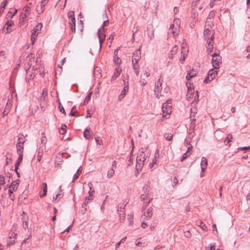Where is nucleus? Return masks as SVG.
<instances>
[{
	"label": "nucleus",
	"mask_w": 250,
	"mask_h": 250,
	"mask_svg": "<svg viewBox=\"0 0 250 250\" xmlns=\"http://www.w3.org/2000/svg\"><path fill=\"white\" fill-rule=\"evenodd\" d=\"M212 57L211 63L213 68L215 69H217L220 67V64L222 62V57L217 53H214L212 54H210Z\"/></svg>",
	"instance_id": "f257e3e1"
},
{
	"label": "nucleus",
	"mask_w": 250,
	"mask_h": 250,
	"mask_svg": "<svg viewBox=\"0 0 250 250\" xmlns=\"http://www.w3.org/2000/svg\"><path fill=\"white\" fill-rule=\"evenodd\" d=\"M218 74V71L213 68L210 69L208 73L207 76L205 79L204 82L205 83H208L212 81Z\"/></svg>",
	"instance_id": "f03ea898"
},
{
	"label": "nucleus",
	"mask_w": 250,
	"mask_h": 250,
	"mask_svg": "<svg viewBox=\"0 0 250 250\" xmlns=\"http://www.w3.org/2000/svg\"><path fill=\"white\" fill-rule=\"evenodd\" d=\"M162 81L161 80V79H159L157 83H155L154 89V95L158 99H159L160 97L162 96V95L161 94L162 91Z\"/></svg>",
	"instance_id": "7ed1b4c3"
},
{
	"label": "nucleus",
	"mask_w": 250,
	"mask_h": 250,
	"mask_svg": "<svg viewBox=\"0 0 250 250\" xmlns=\"http://www.w3.org/2000/svg\"><path fill=\"white\" fill-rule=\"evenodd\" d=\"M16 229V227H13L11 229V232L9 234V239L7 241V245L10 246L13 245L15 242V239L16 238L17 234L14 232Z\"/></svg>",
	"instance_id": "20e7f679"
},
{
	"label": "nucleus",
	"mask_w": 250,
	"mask_h": 250,
	"mask_svg": "<svg viewBox=\"0 0 250 250\" xmlns=\"http://www.w3.org/2000/svg\"><path fill=\"white\" fill-rule=\"evenodd\" d=\"M87 185L90 189L89 191V197H87L85 199V201L82 204V208H84V207L87 205V204H88V202L91 200V198L90 197L91 196H93L92 193L94 192V190H92V183L91 182H88Z\"/></svg>",
	"instance_id": "39448f33"
},
{
	"label": "nucleus",
	"mask_w": 250,
	"mask_h": 250,
	"mask_svg": "<svg viewBox=\"0 0 250 250\" xmlns=\"http://www.w3.org/2000/svg\"><path fill=\"white\" fill-rule=\"evenodd\" d=\"M19 180H17L12 182L8 189L9 194H12L13 193V191L17 190L19 184Z\"/></svg>",
	"instance_id": "423d86ee"
},
{
	"label": "nucleus",
	"mask_w": 250,
	"mask_h": 250,
	"mask_svg": "<svg viewBox=\"0 0 250 250\" xmlns=\"http://www.w3.org/2000/svg\"><path fill=\"white\" fill-rule=\"evenodd\" d=\"M194 117H195L194 115L191 113V115L190 116L191 123H190V125L189 127V131L190 134H191L194 132V129L195 128V126H196L195 123V119L194 118Z\"/></svg>",
	"instance_id": "0eeeda50"
},
{
	"label": "nucleus",
	"mask_w": 250,
	"mask_h": 250,
	"mask_svg": "<svg viewBox=\"0 0 250 250\" xmlns=\"http://www.w3.org/2000/svg\"><path fill=\"white\" fill-rule=\"evenodd\" d=\"M141 59V51L140 49L136 50L133 53V56L132 60V63L138 62V61Z\"/></svg>",
	"instance_id": "6e6552de"
},
{
	"label": "nucleus",
	"mask_w": 250,
	"mask_h": 250,
	"mask_svg": "<svg viewBox=\"0 0 250 250\" xmlns=\"http://www.w3.org/2000/svg\"><path fill=\"white\" fill-rule=\"evenodd\" d=\"M25 141H23L22 142H17L16 145V147L17 149V153L18 155L23 154V151L24 148V143Z\"/></svg>",
	"instance_id": "1a4fd4ad"
},
{
	"label": "nucleus",
	"mask_w": 250,
	"mask_h": 250,
	"mask_svg": "<svg viewBox=\"0 0 250 250\" xmlns=\"http://www.w3.org/2000/svg\"><path fill=\"white\" fill-rule=\"evenodd\" d=\"M146 31L147 32V36L150 39L154 38V29L152 24H149L147 26Z\"/></svg>",
	"instance_id": "9d476101"
},
{
	"label": "nucleus",
	"mask_w": 250,
	"mask_h": 250,
	"mask_svg": "<svg viewBox=\"0 0 250 250\" xmlns=\"http://www.w3.org/2000/svg\"><path fill=\"white\" fill-rule=\"evenodd\" d=\"M47 3V1H41L40 5H38L36 7V11L39 14L43 12L44 10V6Z\"/></svg>",
	"instance_id": "9b49d317"
},
{
	"label": "nucleus",
	"mask_w": 250,
	"mask_h": 250,
	"mask_svg": "<svg viewBox=\"0 0 250 250\" xmlns=\"http://www.w3.org/2000/svg\"><path fill=\"white\" fill-rule=\"evenodd\" d=\"M146 160V158L145 156V154L143 152H142L137 157V163L139 165H143V163Z\"/></svg>",
	"instance_id": "f8f14e48"
},
{
	"label": "nucleus",
	"mask_w": 250,
	"mask_h": 250,
	"mask_svg": "<svg viewBox=\"0 0 250 250\" xmlns=\"http://www.w3.org/2000/svg\"><path fill=\"white\" fill-rule=\"evenodd\" d=\"M128 88L129 87L128 84L125 85L123 89L122 90L120 94L119 95L118 100L121 101L124 98L126 94V92L128 91Z\"/></svg>",
	"instance_id": "ddd939ff"
},
{
	"label": "nucleus",
	"mask_w": 250,
	"mask_h": 250,
	"mask_svg": "<svg viewBox=\"0 0 250 250\" xmlns=\"http://www.w3.org/2000/svg\"><path fill=\"white\" fill-rule=\"evenodd\" d=\"M178 46L176 45H174L172 47V48L171 50L170 53H169V55H168V58L170 59H173L174 55L177 53V52L178 51Z\"/></svg>",
	"instance_id": "4468645a"
},
{
	"label": "nucleus",
	"mask_w": 250,
	"mask_h": 250,
	"mask_svg": "<svg viewBox=\"0 0 250 250\" xmlns=\"http://www.w3.org/2000/svg\"><path fill=\"white\" fill-rule=\"evenodd\" d=\"M98 36L99 40L100 47L101 48L102 44L105 40V35L101 32V30L99 29L98 32Z\"/></svg>",
	"instance_id": "2eb2a0df"
},
{
	"label": "nucleus",
	"mask_w": 250,
	"mask_h": 250,
	"mask_svg": "<svg viewBox=\"0 0 250 250\" xmlns=\"http://www.w3.org/2000/svg\"><path fill=\"white\" fill-rule=\"evenodd\" d=\"M197 72L194 70L192 69L189 72H188L186 76V79L188 80H190L191 79L194 77H195L197 74Z\"/></svg>",
	"instance_id": "dca6fc26"
},
{
	"label": "nucleus",
	"mask_w": 250,
	"mask_h": 250,
	"mask_svg": "<svg viewBox=\"0 0 250 250\" xmlns=\"http://www.w3.org/2000/svg\"><path fill=\"white\" fill-rule=\"evenodd\" d=\"M28 217L27 216H23L22 217V227L25 230L28 229Z\"/></svg>",
	"instance_id": "f3484780"
},
{
	"label": "nucleus",
	"mask_w": 250,
	"mask_h": 250,
	"mask_svg": "<svg viewBox=\"0 0 250 250\" xmlns=\"http://www.w3.org/2000/svg\"><path fill=\"white\" fill-rule=\"evenodd\" d=\"M206 39L208 46H211V44H213L214 43V33H211V36L210 37H207V38H206Z\"/></svg>",
	"instance_id": "a211bd4d"
},
{
	"label": "nucleus",
	"mask_w": 250,
	"mask_h": 250,
	"mask_svg": "<svg viewBox=\"0 0 250 250\" xmlns=\"http://www.w3.org/2000/svg\"><path fill=\"white\" fill-rule=\"evenodd\" d=\"M144 215L145 218H146V219L150 218L152 215V208L150 207L149 208L147 211L144 212Z\"/></svg>",
	"instance_id": "6ab92c4d"
},
{
	"label": "nucleus",
	"mask_w": 250,
	"mask_h": 250,
	"mask_svg": "<svg viewBox=\"0 0 250 250\" xmlns=\"http://www.w3.org/2000/svg\"><path fill=\"white\" fill-rule=\"evenodd\" d=\"M26 76L25 77V80L27 82H28L30 80L32 79L34 76H33V73H31L30 71L29 70V68H28V69L26 70Z\"/></svg>",
	"instance_id": "aec40b11"
},
{
	"label": "nucleus",
	"mask_w": 250,
	"mask_h": 250,
	"mask_svg": "<svg viewBox=\"0 0 250 250\" xmlns=\"http://www.w3.org/2000/svg\"><path fill=\"white\" fill-rule=\"evenodd\" d=\"M179 29L177 28H173L172 29V30H168V35L171 36L172 35L173 37H175L177 35H178Z\"/></svg>",
	"instance_id": "412c9836"
},
{
	"label": "nucleus",
	"mask_w": 250,
	"mask_h": 250,
	"mask_svg": "<svg viewBox=\"0 0 250 250\" xmlns=\"http://www.w3.org/2000/svg\"><path fill=\"white\" fill-rule=\"evenodd\" d=\"M90 127L89 126H87L85 129V130H84V132H83V136H84V137L86 139H87V140H89L90 139V138H91V136L89 134V130H90Z\"/></svg>",
	"instance_id": "4be33fe9"
},
{
	"label": "nucleus",
	"mask_w": 250,
	"mask_h": 250,
	"mask_svg": "<svg viewBox=\"0 0 250 250\" xmlns=\"http://www.w3.org/2000/svg\"><path fill=\"white\" fill-rule=\"evenodd\" d=\"M27 59L28 60L29 62H27V65L30 67L32 66L33 62H35V58L32 54L28 55L27 57Z\"/></svg>",
	"instance_id": "5701e85b"
},
{
	"label": "nucleus",
	"mask_w": 250,
	"mask_h": 250,
	"mask_svg": "<svg viewBox=\"0 0 250 250\" xmlns=\"http://www.w3.org/2000/svg\"><path fill=\"white\" fill-rule=\"evenodd\" d=\"M121 71V69H120L119 68H116L113 75L111 77V81L115 80L120 74Z\"/></svg>",
	"instance_id": "b1692460"
},
{
	"label": "nucleus",
	"mask_w": 250,
	"mask_h": 250,
	"mask_svg": "<svg viewBox=\"0 0 250 250\" xmlns=\"http://www.w3.org/2000/svg\"><path fill=\"white\" fill-rule=\"evenodd\" d=\"M133 67L134 69V72L136 74V75H138L139 73V65L138 64V62H134L133 63Z\"/></svg>",
	"instance_id": "393cba45"
},
{
	"label": "nucleus",
	"mask_w": 250,
	"mask_h": 250,
	"mask_svg": "<svg viewBox=\"0 0 250 250\" xmlns=\"http://www.w3.org/2000/svg\"><path fill=\"white\" fill-rule=\"evenodd\" d=\"M42 185L43 194L41 195V197L45 196L46 195L47 191V186L46 183H43Z\"/></svg>",
	"instance_id": "a878e982"
},
{
	"label": "nucleus",
	"mask_w": 250,
	"mask_h": 250,
	"mask_svg": "<svg viewBox=\"0 0 250 250\" xmlns=\"http://www.w3.org/2000/svg\"><path fill=\"white\" fill-rule=\"evenodd\" d=\"M187 56V52L186 50H185L184 52L183 51L181 52V57L180 58V61L182 63H183Z\"/></svg>",
	"instance_id": "bb28decb"
},
{
	"label": "nucleus",
	"mask_w": 250,
	"mask_h": 250,
	"mask_svg": "<svg viewBox=\"0 0 250 250\" xmlns=\"http://www.w3.org/2000/svg\"><path fill=\"white\" fill-rule=\"evenodd\" d=\"M142 190L143 191V193L148 194L149 192V184L145 185L143 187Z\"/></svg>",
	"instance_id": "cd10ccee"
},
{
	"label": "nucleus",
	"mask_w": 250,
	"mask_h": 250,
	"mask_svg": "<svg viewBox=\"0 0 250 250\" xmlns=\"http://www.w3.org/2000/svg\"><path fill=\"white\" fill-rule=\"evenodd\" d=\"M47 95V89L46 88H44L42 90V96L41 97V101H44L45 97Z\"/></svg>",
	"instance_id": "c85d7f7f"
},
{
	"label": "nucleus",
	"mask_w": 250,
	"mask_h": 250,
	"mask_svg": "<svg viewBox=\"0 0 250 250\" xmlns=\"http://www.w3.org/2000/svg\"><path fill=\"white\" fill-rule=\"evenodd\" d=\"M208 165V160L206 158L203 157L201 158V161L200 166L201 167H207Z\"/></svg>",
	"instance_id": "c756f323"
},
{
	"label": "nucleus",
	"mask_w": 250,
	"mask_h": 250,
	"mask_svg": "<svg viewBox=\"0 0 250 250\" xmlns=\"http://www.w3.org/2000/svg\"><path fill=\"white\" fill-rule=\"evenodd\" d=\"M211 33H214V32L213 31L209 30L208 29H205L204 32L205 38H207V37H210L211 36Z\"/></svg>",
	"instance_id": "7c9ffc66"
},
{
	"label": "nucleus",
	"mask_w": 250,
	"mask_h": 250,
	"mask_svg": "<svg viewBox=\"0 0 250 250\" xmlns=\"http://www.w3.org/2000/svg\"><path fill=\"white\" fill-rule=\"evenodd\" d=\"M192 15H191V19L192 20H194L195 21H198V14L196 11H194V8H193L192 9Z\"/></svg>",
	"instance_id": "2f4dec72"
},
{
	"label": "nucleus",
	"mask_w": 250,
	"mask_h": 250,
	"mask_svg": "<svg viewBox=\"0 0 250 250\" xmlns=\"http://www.w3.org/2000/svg\"><path fill=\"white\" fill-rule=\"evenodd\" d=\"M232 139V136L231 134H229L227 136L226 139H225L224 141V144L225 145H228L229 143L231 141V140Z\"/></svg>",
	"instance_id": "473e14b6"
},
{
	"label": "nucleus",
	"mask_w": 250,
	"mask_h": 250,
	"mask_svg": "<svg viewBox=\"0 0 250 250\" xmlns=\"http://www.w3.org/2000/svg\"><path fill=\"white\" fill-rule=\"evenodd\" d=\"M23 155L22 154L19 155V157L17 159L16 163H15V167H19L21 163L22 160Z\"/></svg>",
	"instance_id": "72a5a7b5"
},
{
	"label": "nucleus",
	"mask_w": 250,
	"mask_h": 250,
	"mask_svg": "<svg viewBox=\"0 0 250 250\" xmlns=\"http://www.w3.org/2000/svg\"><path fill=\"white\" fill-rule=\"evenodd\" d=\"M66 127H67V126L65 124H62L61 125V128L59 130L60 133L61 134H64V133H65L66 131Z\"/></svg>",
	"instance_id": "f704fd0d"
},
{
	"label": "nucleus",
	"mask_w": 250,
	"mask_h": 250,
	"mask_svg": "<svg viewBox=\"0 0 250 250\" xmlns=\"http://www.w3.org/2000/svg\"><path fill=\"white\" fill-rule=\"evenodd\" d=\"M92 94V92H90L88 94V95H87V96L85 97V98L84 99V103H83L84 104H86L89 102V101H90V100L91 99Z\"/></svg>",
	"instance_id": "c9c22d12"
},
{
	"label": "nucleus",
	"mask_w": 250,
	"mask_h": 250,
	"mask_svg": "<svg viewBox=\"0 0 250 250\" xmlns=\"http://www.w3.org/2000/svg\"><path fill=\"white\" fill-rule=\"evenodd\" d=\"M42 27V23H38L34 28L33 30L36 31V32H39V31L41 30Z\"/></svg>",
	"instance_id": "e433bc0d"
},
{
	"label": "nucleus",
	"mask_w": 250,
	"mask_h": 250,
	"mask_svg": "<svg viewBox=\"0 0 250 250\" xmlns=\"http://www.w3.org/2000/svg\"><path fill=\"white\" fill-rule=\"evenodd\" d=\"M114 170L113 168H112L110 170L108 171L107 173V177L108 178H111L114 175Z\"/></svg>",
	"instance_id": "4c0bfd02"
},
{
	"label": "nucleus",
	"mask_w": 250,
	"mask_h": 250,
	"mask_svg": "<svg viewBox=\"0 0 250 250\" xmlns=\"http://www.w3.org/2000/svg\"><path fill=\"white\" fill-rule=\"evenodd\" d=\"M119 216L120 217V219L121 221H124L125 218V213L124 211H123L121 212H118Z\"/></svg>",
	"instance_id": "58836bf2"
},
{
	"label": "nucleus",
	"mask_w": 250,
	"mask_h": 250,
	"mask_svg": "<svg viewBox=\"0 0 250 250\" xmlns=\"http://www.w3.org/2000/svg\"><path fill=\"white\" fill-rule=\"evenodd\" d=\"M125 205H124V204H121L120 205V206H119V207H118V212H121L123 211H124V209H125Z\"/></svg>",
	"instance_id": "ea45409f"
},
{
	"label": "nucleus",
	"mask_w": 250,
	"mask_h": 250,
	"mask_svg": "<svg viewBox=\"0 0 250 250\" xmlns=\"http://www.w3.org/2000/svg\"><path fill=\"white\" fill-rule=\"evenodd\" d=\"M114 62L116 64H119L121 62V60L118 57H114Z\"/></svg>",
	"instance_id": "a19ab883"
},
{
	"label": "nucleus",
	"mask_w": 250,
	"mask_h": 250,
	"mask_svg": "<svg viewBox=\"0 0 250 250\" xmlns=\"http://www.w3.org/2000/svg\"><path fill=\"white\" fill-rule=\"evenodd\" d=\"M197 21H198L191 20V21H190V22L189 23V26L191 28H193V27H195L196 23Z\"/></svg>",
	"instance_id": "79ce46f5"
},
{
	"label": "nucleus",
	"mask_w": 250,
	"mask_h": 250,
	"mask_svg": "<svg viewBox=\"0 0 250 250\" xmlns=\"http://www.w3.org/2000/svg\"><path fill=\"white\" fill-rule=\"evenodd\" d=\"M162 108H163V112L164 113H166V114H169V112H171L170 108H168V107H165L164 105L163 106Z\"/></svg>",
	"instance_id": "37998d69"
},
{
	"label": "nucleus",
	"mask_w": 250,
	"mask_h": 250,
	"mask_svg": "<svg viewBox=\"0 0 250 250\" xmlns=\"http://www.w3.org/2000/svg\"><path fill=\"white\" fill-rule=\"evenodd\" d=\"M95 141L97 145H101L102 144V140L99 137L95 138Z\"/></svg>",
	"instance_id": "c03bdc74"
},
{
	"label": "nucleus",
	"mask_w": 250,
	"mask_h": 250,
	"mask_svg": "<svg viewBox=\"0 0 250 250\" xmlns=\"http://www.w3.org/2000/svg\"><path fill=\"white\" fill-rule=\"evenodd\" d=\"M200 224L199 225H197L199 227H200L202 230H206V226L205 225V224L203 223V222H200Z\"/></svg>",
	"instance_id": "a18cd8bd"
},
{
	"label": "nucleus",
	"mask_w": 250,
	"mask_h": 250,
	"mask_svg": "<svg viewBox=\"0 0 250 250\" xmlns=\"http://www.w3.org/2000/svg\"><path fill=\"white\" fill-rule=\"evenodd\" d=\"M213 48V44H211V46H208L207 48V52L208 54H210L212 52Z\"/></svg>",
	"instance_id": "49530a36"
},
{
	"label": "nucleus",
	"mask_w": 250,
	"mask_h": 250,
	"mask_svg": "<svg viewBox=\"0 0 250 250\" xmlns=\"http://www.w3.org/2000/svg\"><path fill=\"white\" fill-rule=\"evenodd\" d=\"M190 155V153H188V152H185L181 158V161L182 162L185 159H186L188 156H189Z\"/></svg>",
	"instance_id": "de8ad7c7"
},
{
	"label": "nucleus",
	"mask_w": 250,
	"mask_h": 250,
	"mask_svg": "<svg viewBox=\"0 0 250 250\" xmlns=\"http://www.w3.org/2000/svg\"><path fill=\"white\" fill-rule=\"evenodd\" d=\"M5 184V178L4 176L0 175V185H3Z\"/></svg>",
	"instance_id": "09e8293b"
},
{
	"label": "nucleus",
	"mask_w": 250,
	"mask_h": 250,
	"mask_svg": "<svg viewBox=\"0 0 250 250\" xmlns=\"http://www.w3.org/2000/svg\"><path fill=\"white\" fill-rule=\"evenodd\" d=\"M186 144L187 145H189L188 147V149H187V150L186 151V152H188V153H190L191 154V150L192 149V146L191 145H190L188 142H186Z\"/></svg>",
	"instance_id": "8fccbe9b"
},
{
	"label": "nucleus",
	"mask_w": 250,
	"mask_h": 250,
	"mask_svg": "<svg viewBox=\"0 0 250 250\" xmlns=\"http://www.w3.org/2000/svg\"><path fill=\"white\" fill-rule=\"evenodd\" d=\"M42 136L41 139V143L42 144L45 145L47 142L46 138L45 136H43V133L42 134Z\"/></svg>",
	"instance_id": "3c124183"
},
{
	"label": "nucleus",
	"mask_w": 250,
	"mask_h": 250,
	"mask_svg": "<svg viewBox=\"0 0 250 250\" xmlns=\"http://www.w3.org/2000/svg\"><path fill=\"white\" fill-rule=\"evenodd\" d=\"M59 108L60 109V112H62L64 115H66L65 110H64L63 106H62V105H61V104L60 103V104L59 106Z\"/></svg>",
	"instance_id": "603ef678"
},
{
	"label": "nucleus",
	"mask_w": 250,
	"mask_h": 250,
	"mask_svg": "<svg viewBox=\"0 0 250 250\" xmlns=\"http://www.w3.org/2000/svg\"><path fill=\"white\" fill-rule=\"evenodd\" d=\"M144 75L146 77H148L150 76V72H149V70L148 69V68H146L144 73Z\"/></svg>",
	"instance_id": "864d4df0"
},
{
	"label": "nucleus",
	"mask_w": 250,
	"mask_h": 250,
	"mask_svg": "<svg viewBox=\"0 0 250 250\" xmlns=\"http://www.w3.org/2000/svg\"><path fill=\"white\" fill-rule=\"evenodd\" d=\"M75 108V106H74L72 108L71 111L70 113H69L70 116H74L75 115V113H76V111H75L74 110Z\"/></svg>",
	"instance_id": "5fc2aeb1"
},
{
	"label": "nucleus",
	"mask_w": 250,
	"mask_h": 250,
	"mask_svg": "<svg viewBox=\"0 0 250 250\" xmlns=\"http://www.w3.org/2000/svg\"><path fill=\"white\" fill-rule=\"evenodd\" d=\"M159 151L158 149H156L155 152L154 159H158L159 158Z\"/></svg>",
	"instance_id": "6e6d98bb"
},
{
	"label": "nucleus",
	"mask_w": 250,
	"mask_h": 250,
	"mask_svg": "<svg viewBox=\"0 0 250 250\" xmlns=\"http://www.w3.org/2000/svg\"><path fill=\"white\" fill-rule=\"evenodd\" d=\"M171 100H168L167 101L166 103L165 104L166 107L170 108L171 107Z\"/></svg>",
	"instance_id": "4d7b16f0"
},
{
	"label": "nucleus",
	"mask_w": 250,
	"mask_h": 250,
	"mask_svg": "<svg viewBox=\"0 0 250 250\" xmlns=\"http://www.w3.org/2000/svg\"><path fill=\"white\" fill-rule=\"evenodd\" d=\"M148 194H146V193H143L141 194V200H142V201H144L145 200L146 197H147Z\"/></svg>",
	"instance_id": "13d9d810"
},
{
	"label": "nucleus",
	"mask_w": 250,
	"mask_h": 250,
	"mask_svg": "<svg viewBox=\"0 0 250 250\" xmlns=\"http://www.w3.org/2000/svg\"><path fill=\"white\" fill-rule=\"evenodd\" d=\"M13 24H14V21H8L6 22L5 25L8 26V27H11Z\"/></svg>",
	"instance_id": "bf43d9fd"
},
{
	"label": "nucleus",
	"mask_w": 250,
	"mask_h": 250,
	"mask_svg": "<svg viewBox=\"0 0 250 250\" xmlns=\"http://www.w3.org/2000/svg\"><path fill=\"white\" fill-rule=\"evenodd\" d=\"M70 25H75V17H73L70 19L69 21Z\"/></svg>",
	"instance_id": "052dcab7"
},
{
	"label": "nucleus",
	"mask_w": 250,
	"mask_h": 250,
	"mask_svg": "<svg viewBox=\"0 0 250 250\" xmlns=\"http://www.w3.org/2000/svg\"><path fill=\"white\" fill-rule=\"evenodd\" d=\"M39 34V32H36V31L32 30L31 31V36L32 37L36 38V37L38 36Z\"/></svg>",
	"instance_id": "680f3d73"
},
{
	"label": "nucleus",
	"mask_w": 250,
	"mask_h": 250,
	"mask_svg": "<svg viewBox=\"0 0 250 250\" xmlns=\"http://www.w3.org/2000/svg\"><path fill=\"white\" fill-rule=\"evenodd\" d=\"M184 235L187 238H189L191 236V233L189 231H186L184 232Z\"/></svg>",
	"instance_id": "e2e57ef3"
},
{
	"label": "nucleus",
	"mask_w": 250,
	"mask_h": 250,
	"mask_svg": "<svg viewBox=\"0 0 250 250\" xmlns=\"http://www.w3.org/2000/svg\"><path fill=\"white\" fill-rule=\"evenodd\" d=\"M212 228H213V233L215 235H216L218 233L216 225L215 224H213L212 225Z\"/></svg>",
	"instance_id": "0e129e2a"
},
{
	"label": "nucleus",
	"mask_w": 250,
	"mask_h": 250,
	"mask_svg": "<svg viewBox=\"0 0 250 250\" xmlns=\"http://www.w3.org/2000/svg\"><path fill=\"white\" fill-rule=\"evenodd\" d=\"M140 83L141 85H145L147 83V82L141 77Z\"/></svg>",
	"instance_id": "69168bd1"
},
{
	"label": "nucleus",
	"mask_w": 250,
	"mask_h": 250,
	"mask_svg": "<svg viewBox=\"0 0 250 250\" xmlns=\"http://www.w3.org/2000/svg\"><path fill=\"white\" fill-rule=\"evenodd\" d=\"M68 17L70 19L73 17H75L74 12L73 11H69L68 13Z\"/></svg>",
	"instance_id": "338daca9"
},
{
	"label": "nucleus",
	"mask_w": 250,
	"mask_h": 250,
	"mask_svg": "<svg viewBox=\"0 0 250 250\" xmlns=\"http://www.w3.org/2000/svg\"><path fill=\"white\" fill-rule=\"evenodd\" d=\"M178 183V179H177V178L176 177H174V178H173V184L174 185H173V187H174V186H175L176 185V184H177Z\"/></svg>",
	"instance_id": "774afa93"
}]
</instances>
